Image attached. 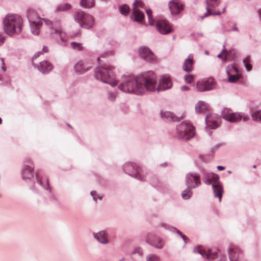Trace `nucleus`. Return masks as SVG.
Returning a JSON list of instances; mask_svg holds the SVG:
<instances>
[{
    "label": "nucleus",
    "instance_id": "nucleus-1",
    "mask_svg": "<svg viewBox=\"0 0 261 261\" xmlns=\"http://www.w3.org/2000/svg\"><path fill=\"white\" fill-rule=\"evenodd\" d=\"M172 81L168 74L160 76L159 85L156 86V76L152 71L141 73L136 77L132 76H124L119 86V89L124 93L143 95L146 91H165L171 88Z\"/></svg>",
    "mask_w": 261,
    "mask_h": 261
},
{
    "label": "nucleus",
    "instance_id": "nucleus-2",
    "mask_svg": "<svg viewBox=\"0 0 261 261\" xmlns=\"http://www.w3.org/2000/svg\"><path fill=\"white\" fill-rule=\"evenodd\" d=\"M23 20L17 15L8 14L4 18V30L10 36L18 34L21 32Z\"/></svg>",
    "mask_w": 261,
    "mask_h": 261
},
{
    "label": "nucleus",
    "instance_id": "nucleus-3",
    "mask_svg": "<svg viewBox=\"0 0 261 261\" xmlns=\"http://www.w3.org/2000/svg\"><path fill=\"white\" fill-rule=\"evenodd\" d=\"M42 20L45 24L49 27L50 35L60 42L63 46L66 45L67 41V36L66 33L61 29V21L56 19L51 21L48 18H43Z\"/></svg>",
    "mask_w": 261,
    "mask_h": 261
},
{
    "label": "nucleus",
    "instance_id": "nucleus-4",
    "mask_svg": "<svg viewBox=\"0 0 261 261\" xmlns=\"http://www.w3.org/2000/svg\"><path fill=\"white\" fill-rule=\"evenodd\" d=\"M95 77L102 83L115 87L117 84L114 72L107 67H98L95 69Z\"/></svg>",
    "mask_w": 261,
    "mask_h": 261
},
{
    "label": "nucleus",
    "instance_id": "nucleus-5",
    "mask_svg": "<svg viewBox=\"0 0 261 261\" xmlns=\"http://www.w3.org/2000/svg\"><path fill=\"white\" fill-rule=\"evenodd\" d=\"M74 19L82 28L84 29H91L94 24L93 17L81 10L77 11L74 13Z\"/></svg>",
    "mask_w": 261,
    "mask_h": 261
},
{
    "label": "nucleus",
    "instance_id": "nucleus-6",
    "mask_svg": "<svg viewBox=\"0 0 261 261\" xmlns=\"http://www.w3.org/2000/svg\"><path fill=\"white\" fill-rule=\"evenodd\" d=\"M177 137L183 140H188L193 137L195 134L194 127L189 123L183 121L177 125Z\"/></svg>",
    "mask_w": 261,
    "mask_h": 261
},
{
    "label": "nucleus",
    "instance_id": "nucleus-7",
    "mask_svg": "<svg viewBox=\"0 0 261 261\" xmlns=\"http://www.w3.org/2000/svg\"><path fill=\"white\" fill-rule=\"evenodd\" d=\"M123 170L126 173L140 181L146 180V179H144V177L142 176L141 168L135 163L128 162L125 164L123 166Z\"/></svg>",
    "mask_w": 261,
    "mask_h": 261
},
{
    "label": "nucleus",
    "instance_id": "nucleus-8",
    "mask_svg": "<svg viewBox=\"0 0 261 261\" xmlns=\"http://www.w3.org/2000/svg\"><path fill=\"white\" fill-rule=\"evenodd\" d=\"M221 0H206V12L201 17L202 19L210 15H220L221 12L220 11H215L216 8L219 6Z\"/></svg>",
    "mask_w": 261,
    "mask_h": 261
},
{
    "label": "nucleus",
    "instance_id": "nucleus-9",
    "mask_svg": "<svg viewBox=\"0 0 261 261\" xmlns=\"http://www.w3.org/2000/svg\"><path fill=\"white\" fill-rule=\"evenodd\" d=\"M34 166L29 159H26L22 168L21 174L22 178L25 180L32 178L34 175Z\"/></svg>",
    "mask_w": 261,
    "mask_h": 261
},
{
    "label": "nucleus",
    "instance_id": "nucleus-10",
    "mask_svg": "<svg viewBox=\"0 0 261 261\" xmlns=\"http://www.w3.org/2000/svg\"><path fill=\"white\" fill-rule=\"evenodd\" d=\"M27 17L30 23L32 33L35 35H38L40 33V28L42 23L41 21L38 20L36 21L35 18H38L39 17L32 12H28Z\"/></svg>",
    "mask_w": 261,
    "mask_h": 261
},
{
    "label": "nucleus",
    "instance_id": "nucleus-11",
    "mask_svg": "<svg viewBox=\"0 0 261 261\" xmlns=\"http://www.w3.org/2000/svg\"><path fill=\"white\" fill-rule=\"evenodd\" d=\"M185 183L187 187L195 189L201 185L200 178L199 174L196 173H189L186 175Z\"/></svg>",
    "mask_w": 261,
    "mask_h": 261
},
{
    "label": "nucleus",
    "instance_id": "nucleus-12",
    "mask_svg": "<svg viewBox=\"0 0 261 261\" xmlns=\"http://www.w3.org/2000/svg\"><path fill=\"white\" fill-rule=\"evenodd\" d=\"M215 86V82L214 79L209 77L203 79L198 81L196 87L198 91L203 92L213 89Z\"/></svg>",
    "mask_w": 261,
    "mask_h": 261
},
{
    "label": "nucleus",
    "instance_id": "nucleus-13",
    "mask_svg": "<svg viewBox=\"0 0 261 261\" xmlns=\"http://www.w3.org/2000/svg\"><path fill=\"white\" fill-rule=\"evenodd\" d=\"M156 27L158 31L163 35H166L173 31V25L168 21L159 19L157 21Z\"/></svg>",
    "mask_w": 261,
    "mask_h": 261
},
{
    "label": "nucleus",
    "instance_id": "nucleus-14",
    "mask_svg": "<svg viewBox=\"0 0 261 261\" xmlns=\"http://www.w3.org/2000/svg\"><path fill=\"white\" fill-rule=\"evenodd\" d=\"M226 73L228 75V81L230 83L237 82L241 76L240 71L233 64L227 66Z\"/></svg>",
    "mask_w": 261,
    "mask_h": 261
},
{
    "label": "nucleus",
    "instance_id": "nucleus-15",
    "mask_svg": "<svg viewBox=\"0 0 261 261\" xmlns=\"http://www.w3.org/2000/svg\"><path fill=\"white\" fill-rule=\"evenodd\" d=\"M146 242L149 245L158 249H162L164 243L162 239L156 237L153 233L150 232L147 234Z\"/></svg>",
    "mask_w": 261,
    "mask_h": 261
},
{
    "label": "nucleus",
    "instance_id": "nucleus-16",
    "mask_svg": "<svg viewBox=\"0 0 261 261\" xmlns=\"http://www.w3.org/2000/svg\"><path fill=\"white\" fill-rule=\"evenodd\" d=\"M142 5L143 3L140 0H135L134 2L133 5V11L130 15V18L133 20L140 22L143 19L144 17V13L137 9L138 6H142Z\"/></svg>",
    "mask_w": 261,
    "mask_h": 261
},
{
    "label": "nucleus",
    "instance_id": "nucleus-17",
    "mask_svg": "<svg viewBox=\"0 0 261 261\" xmlns=\"http://www.w3.org/2000/svg\"><path fill=\"white\" fill-rule=\"evenodd\" d=\"M205 122L207 128L210 129H216L219 126L221 123V118L217 114H209L205 117Z\"/></svg>",
    "mask_w": 261,
    "mask_h": 261
},
{
    "label": "nucleus",
    "instance_id": "nucleus-18",
    "mask_svg": "<svg viewBox=\"0 0 261 261\" xmlns=\"http://www.w3.org/2000/svg\"><path fill=\"white\" fill-rule=\"evenodd\" d=\"M222 117L230 122H237L241 120V114L232 113L231 110L224 109L222 111Z\"/></svg>",
    "mask_w": 261,
    "mask_h": 261
},
{
    "label": "nucleus",
    "instance_id": "nucleus-19",
    "mask_svg": "<svg viewBox=\"0 0 261 261\" xmlns=\"http://www.w3.org/2000/svg\"><path fill=\"white\" fill-rule=\"evenodd\" d=\"M140 56L147 62H151L154 60V56L151 50L147 46H143L139 49Z\"/></svg>",
    "mask_w": 261,
    "mask_h": 261
},
{
    "label": "nucleus",
    "instance_id": "nucleus-20",
    "mask_svg": "<svg viewBox=\"0 0 261 261\" xmlns=\"http://www.w3.org/2000/svg\"><path fill=\"white\" fill-rule=\"evenodd\" d=\"M193 252L195 253L200 254L202 257H206L210 260H213L218 256L217 252L212 253L211 249H208V251L201 249L199 246L195 247L193 250Z\"/></svg>",
    "mask_w": 261,
    "mask_h": 261
},
{
    "label": "nucleus",
    "instance_id": "nucleus-21",
    "mask_svg": "<svg viewBox=\"0 0 261 261\" xmlns=\"http://www.w3.org/2000/svg\"><path fill=\"white\" fill-rule=\"evenodd\" d=\"M93 236L96 241L101 244L106 245L110 243L109 234L105 230L93 233Z\"/></svg>",
    "mask_w": 261,
    "mask_h": 261
},
{
    "label": "nucleus",
    "instance_id": "nucleus-22",
    "mask_svg": "<svg viewBox=\"0 0 261 261\" xmlns=\"http://www.w3.org/2000/svg\"><path fill=\"white\" fill-rule=\"evenodd\" d=\"M169 8L171 11V13L177 14L184 9V5L181 2L177 0H173L168 3Z\"/></svg>",
    "mask_w": 261,
    "mask_h": 261
},
{
    "label": "nucleus",
    "instance_id": "nucleus-23",
    "mask_svg": "<svg viewBox=\"0 0 261 261\" xmlns=\"http://www.w3.org/2000/svg\"><path fill=\"white\" fill-rule=\"evenodd\" d=\"M33 65L34 67H37L38 69L43 74L48 73L53 68V65L46 60L41 62L39 65H36L33 62Z\"/></svg>",
    "mask_w": 261,
    "mask_h": 261
},
{
    "label": "nucleus",
    "instance_id": "nucleus-24",
    "mask_svg": "<svg viewBox=\"0 0 261 261\" xmlns=\"http://www.w3.org/2000/svg\"><path fill=\"white\" fill-rule=\"evenodd\" d=\"M242 250L237 247H231L228 248V254L230 261H239Z\"/></svg>",
    "mask_w": 261,
    "mask_h": 261
},
{
    "label": "nucleus",
    "instance_id": "nucleus-25",
    "mask_svg": "<svg viewBox=\"0 0 261 261\" xmlns=\"http://www.w3.org/2000/svg\"><path fill=\"white\" fill-rule=\"evenodd\" d=\"M219 176L213 173H204L203 176V181L207 185H210L213 182L214 183L218 181Z\"/></svg>",
    "mask_w": 261,
    "mask_h": 261
},
{
    "label": "nucleus",
    "instance_id": "nucleus-26",
    "mask_svg": "<svg viewBox=\"0 0 261 261\" xmlns=\"http://www.w3.org/2000/svg\"><path fill=\"white\" fill-rule=\"evenodd\" d=\"M193 55L190 54L188 58L185 60L182 65V69L187 72H190L193 70Z\"/></svg>",
    "mask_w": 261,
    "mask_h": 261
},
{
    "label": "nucleus",
    "instance_id": "nucleus-27",
    "mask_svg": "<svg viewBox=\"0 0 261 261\" xmlns=\"http://www.w3.org/2000/svg\"><path fill=\"white\" fill-rule=\"evenodd\" d=\"M212 188L215 197H218L219 199V202H220L223 192L221 184L217 182L213 183L212 184Z\"/></svg>",
    "mask_w": 261,
    "mask_h": 261
},
{
    "label": "nucleus",
    "instance_id": "nucleus-28",
    "mask_svg": "<svg viewBox=\"0 0 261 261\" xmlns=\"http://www.w3.org/2000/svg\"><path fill=\"white\" fill-rule=\"evenodd\" d=\"M75 72L78 74H83L89 70L82 61H78L74 66Z\"/></svg>",
    "mask_w": 261,
    "mask_h": 261
},
{
    "label": "nucleus",
    "instance_id": "nucleus-29",
    "mask_svg": "<svg viewBox=\"0 0 261 261\" xmlns=\"http://www.w3.org/2000/svg\"><path fill=\"white\" fill-rule=\"evenodd\" d=\"M161 226L165 228L166 229H168L171 231L176 232L183 240L185 243H186V237L185 235H184L179 230L177 229L176 228L170 226L169 225L166 223H162Z\"/></svg>",
    "mask_w": 261,
    "mask_h": 261
},
{
    "label": "nucleus",
    "instance_id": "nucleus-30",
    "mask_svg": "<svg viewBox=\"0 0 261 261\" xmlns=\"http://www.w3.org/2000/svg\"><path fill=\"white\" fill-rule=\"evenodd\" d=\"M208 109V105L202 101H199L195 105V111L197 113H204Z\"/></svg>",
    "mask_w": 261,
    "mask_h": 261
},
{
    "label": "nucleus",
    "instance_id": "nucleus-31",
    "mask_svg": "<svg viewBox=\"0 0 261 261\" xmlns=\"http://www.w3.org/2000/svg\"><path fill=\"white\" fill-rule=\"evenodd\" d=\"M161 117L166 120L173 121L179 120V119L173 113L170 112H161Z\"/></svg>",
    "mask_w": 261,
    "mask_h": 261
},
{
    "label": "nucleus",
    "instance_id": "nucleus-32",
    "mask_svg": "<svg viewBox=\"0 0 261 261\" xmlns=\"http://www.w3.org/2000/svg\"><path fill=\"white\" fill-rule=\"evenodd\" d=\"M36 178L37 180V182L45 190H49V191L50 192L51 190L49 187V183H48V180L46 179L45 181L43 180V179L39 178V175L38 174H36Z\"/></svg>",
    "mask_w": 261,
    "mask_h": 261
},
{
    "label": "nucleus",
    "instance_id": "nucleus-33",
    "mask_svg": "<svg viewBox=\"0 0 261 261\" xmlns=\"http://www.w3.org/2000/svg\"><path fill=\"white\" fill-rule=\"evenodd\" d=\"M94 0H81L80 5L84 8H91L93 7Z\"/></svg>",
    "mask_w": 261,
    "mask_h": 261
},
{
    "label": "nucleus",
    "instance_id": "nucleus-34",
    "mask_svg": "<svg viewBox=\"0 0 261 261\" xmlns=\"http://www.w3.org/2000/svg\"><path fill=\"white\" fill-rule=\"evenodd\" d=\"M71 6L68 3L61 4L59 5L56 8V11H66L70 10Z\"/></svg>",
    "mask_w": 261,
    "mask_h": 261
},
{
    "label": "nucleus",
    "instance_id": "nucleus-35",
    "mask_svg": "<svg viewBox=\"0 0 261 261\" xmlns=\"http://www.w3.org/2000/svg\"><path fill=\"white\" fill-rule=\"evenodd\" d=\"M250 57L248 56L246 57L243 60V63L244 64L245 67L246 69L248 71H251L252 68L251 64H250Z\"/></svg>",
    "mask_w": 261,
    "mask_h": 261
},
{
    "label": "nucleus",
    "instance_id": "nucleus-36",
    "mask_svg": "<svg viewBox=\"0 0 261 261\" xmlns=\"http://www.w3.org/2000/svg\"><path fill=\"white\" fill-rule=\"evenodd\" d=\"M121 14L126 15L130 11V8L126 4H123L119 7Z\"/></svg>",
    "mask_w": 261,
    "mask_h": 261
},
{
    "label": "nucleus",
    "instance_id": "nucleus-37",
    "mask_svg": "<svg viewBox=\"0 0 261 261\" xmlns=\"http://www.w3.org/2000/svg\"><path fill=\"white\" fill-rule=\"evenodd\" d=\"M252 118L254 121L261 122V110L254 112L252 115Z\"/></svg>",
    "mask_w": 261,
    "mask_h": 261
},
{
    "label": "nucleus",
    "instance_id": "nucleus-38",
    "mask_svg": "<svg viewBox=\"0 0 261 261\" xmlns=\"http://www.w3.org/2000/svg\"><path fill=\"white\" fill-rule=\"evenodd\" d=\"M146 13L147 15L148 18V21L150 25H154V21L152 15V10L151 9H148L146 10Z\"/></svg>",
    "mask_w": 261,
    "mask_h": 261
},
{
    "label": "nucleus",
    "instance_id": "nucleus-39",
    "mask_svg": "<svg viewBox=\"0 0 261 261\" xmlns=\"http://www.w3.org/2000/svg\"><path fill=\"white\" fill-rule=\"evenodd\" d=\"M70 45L74 49H76L79 51H81L84 49V47L82 46V43H77L75 42H72L70 43Z\"/></svg>",
    "mask_w": 261,
    "mask_h": 261
},
{
    "label": "nucleus",
    "instance_id": "nucleus-40",
    "mask_svg": "<svg viewBox=\"0 0 261 261\" xmlns=\"http://www.w3.org/2000/svg\"><path fill=\"white\" fill-rule=\"evenodd\" d=\"M192 194V192L189 189H186L181 193L182 198L184 199H189Z\"/></svg>",
    "mask_w": 261,
    "mask_h": 261
},
{
    "label": "nucleus",
    "instance_id": "nucleus-41",
    "mask_svg": "<svg viewBox=\"0 0 261 261\" xmlns=\"http://www.w3.org/2000/svg\"><path fill=\"white\" fill-rule=\"evenodd\" d=\"M132 254H137L141 256L143 255V250L141 247H136L133 249L132 251Z\"/></svg>",
    "mask_w": 261,
    "mask_h": 261
},
{
    "label": "nucleus",
    "instance_id": "nucleus-42",
    "mask_svg": "<svg viewBox=\"0 0 261 261\" xmlns=\"http://www.w3.org/2000/svg\"><path fill=\"white\" fill-rule=\"evenodd\" d=\"M223 47H225V45H223ZM228 51L226 49H225V48H223V49L222 50L221 53L219 54L217 57L219 58H221L222 59L223 61H226V54H228Z\"/></svg>",
    "mask_w": 261,
    "mask_h": 261
},
{
    "label": "nucleus",
    "instance_id": "nucleus-43",
    "mask_svg": "<svg viewBox=\"0 0 261 261\" xmlns=\"http://www.w3.org/2000/svg\"><path fill=\"white\" fill-rule=\"evenodd\" d=\"M146 261H159V258L155 255L151 254L147 256Z\"/></svg>",
    "mask_w": 261,
    "mask_h": 261
},
{
    "label": "nucleus",
    "instance_id": "nucleus-44",
    "mask_svg": "<svg viewBox=\"0 0 261 261\" xmlns=\"http://www.w3.org/2000/svg\"><path fill=\"white\" fill-rule=\"evenodd\" d=\"M193 75L192 74H186L184 76L185 82L188 84H191L193 81Z\"/></svg>",
    "mask_w": 261,
    "mask_h": 261
},
{
    "label": "nucleus",
    "instance_id": "nucleus-45",
    "mask_svg": "<svg viewBox=\"0 0 261 261\" xmlns=\"http://www.w3.org/2000/svg\"><path fill=\"white\" fill-rule=\"evenodd\" d=\"M116 97V94L115 93L109 92L108 93V98L111 101H114Z\"/></svg>",
    "mask_w": 261,
    "mask_h": 261
},
{
    "label": "nucleus",
    "instance_id": "nucleus-46",
    "mask_svg": "<svg viewBox=\"0 0 261 261\" xmlns=\"http://www.w3.org/2000/svg\"><path fill=\"white\" fill-rule=\"evenodd\" d=\"M6 40V36L2 33H0V46H2Z\"/></svg>",
    "mask_w": 261,
    "mask_h": 261
},
{
    "label": "nucleus",
    "instance_id": "nucleus-47",
    "mask_svg": "<svg viewBox=\"0 0 261 261\" xmlns=\"http://www.w3.org/2000/svg\"><path fill=\"white\" fill-rule=\"evenodd\" d=\"M91 195L93 197V200L95 202H97V194H96V191H91Z\"/></svg>",
    "mask_w": 261,
    "mask_h": 261
},
{
    "label": "nucleus",
    "instance_id": "nucleus-48",
    "mask_svg": "<svg viewBox=\"0 0 261 261\" xmlns=\"http://www.w3.org/2000/svg\"><path fill=\"white\" fill-rule=\"evenodd\" d=\"M1 60L2 61V69L4 71H6V66L5 65L4 59L2 58H1Z\"/></svg>",
    "mask_w": 261,
    "mask_h": 261
},
{
    "label": "nucleus",
    "instance_id": "nucleus-49",
    "mask_svg": "<svg viewBox=\"0 0 261 261\" xmlns=\"http://www.w3.org/2000/svg\"><path fill=\"white\" fill-rule=\"evenodd\" d=\"M41 54H42V52L41 51H39L37 52L34 55V56L33 57V59H32L33 61L34 60V59H36V58H38L40 56V55Z\"/></svg>",
    "mask_w": 261,
    "mask_h": 261
},
{
    "label": "nucleus",
    "instance_id": "nucleus-50",
    "mask_svg": "<svg viewBox=\"0 0 261 261\" xmlns=\"http://www.w3.org/2000/svg\"><path fill=\"white\" fill-rule=\"evenodd\" d=\"M243 118L244 121L248 120L249 117L248 115L241 114V119Z\"/></svg>",
    "mask_w": 261,
    "mask_h": 261
},
{
    "label": "nucleus",
    "instance_id": "nucleus-51",
    "mask_svg": "<svg viewBox=\"0 0 261 261\" xmlns=\"http://www.w3.org/2000/svg\"><path fill=\"white\" fill-rule=\"evenodd\" d=\"M181 91H188L190 90V88L187 86H182L180 87Z\"/></svg>",
    "mask_w": 261,
    "mask_h": 261
},
{
    "label": "nucleus",
    "instance_id": "nucleus-52",
    "mask_svg": "<svg viewBox=\"0 0 261 261\" xmlns=\"http://www.w3.org/2000/svg\"><path fill=\"white\" fill-rule=\"evenodd\" d=\"M42 53H47L48 51V48L47 46H44L42 50L41 51Z\"/></svg>",
    "mask_w": 261,
    "mask_h": 261
},
{
    "label": "nucleus",
    "instance_id": "nucleus-53",
    "mask_svg": "<svg viewBox=\"0 0 261 261\" xmlns=\"http://www.w3.org/2000/svg\"><path fill=\"white\" fill-rule=\"evenodd\" d=\"M224 168H225V167L223 166H217V169H218V170H220V171L224 170Z\"/></svg>",
    "mask_w": 261,
    "mask_h": 261
},
{
    "label": "nucleus",
    "instance_id": "nucleus-54",
    "mask_svg": "<svg viewBox=\"0 0 261 261\" xmlns=\"http://www.w3.org/2000/svg\"><path fill=\"white\" fill-rule=\"evenodd\" d=\"M232 31H238V29L237 27H236V26L233 27L232 29Z\"/></svg>",
    "mask_w": 261,
    "mask_h": 261
},
{
    "label": "nucleus",
    "instance_id": "nucleus-55",
    "mask_svg": "<svg viewBox=\"0 0 261 261\" xmlns=\"http://www.w3.org/2000/svg\"><path fill=\"white\" fill-rule=\"evenodd\" d=\"M258 15L259 17L261 18V9L258 10Z\"/></svg>",
    "mask_w": 261,
    "mask_h": 261
},
{
    "label": "nucleus",
    "instance_id": "nucleus-56",
    "mask_svg": "<svg viewBox=\"0 0 261 261\" xmlns=\"http://www.w3.org/2000/svg\"><path fill=\"white\" fill-rule=\"evenodd\" d=\"M97 198H98L99 200H101V199H102V197L101 196H100V195H99V196H98L97 197Z\"/></svg>",
    "mask_w": 261,
    "mask_h": 261
},
{
    "label": "nucleus",
    "instance_id": "nucleus-57",
    "mask_svg": "<svg viewBox=\"0 0 261 261\" xmlns=\"http://www.w3.org/2000/svg\"><path fill=\"white\" fill-rule=\"evenodd\" d=\"M225 9H226V7H224L223 9V11H222V13H224L225 11Z\"/></svg>",
    "mask_w": 261,
    "mask_h": 261
},
{
    "label": "nucleus",
    "instance_id": "nucleus-58",
    "mask_svg": "<svg viewBox=\"0 0 261 261\" xmlns=\"http://www.w3.org/2000/svg\"><path fill=\"white\" fill-rule=\"evenodd\" d=\"M2 120L1 119V118L0 117V124H2Z\"/></svg>",
    "mask_w": 261,
    "mask_h": 261
},
{
    "label": "nucleus",
    "instance_id": "nucleus-59",
    "mask_svg": "<svg viewBox=\"0 0 261 261\" xmlns=\"http://www.w3.org/2000/svg\"><path fill=\"white\" fill-rule=\"evenodd\" d=\"M124 258H122L119 261H124Z\"/></svg>",
    "mask_w": 261,
    "mask_h": 261
},
{
    "label": "nucleus",
    "instance_id": "nucleus-60",
    "mask_svg": "<svg viewBox=\"0 0 261 261\" xmlns=\"http://www.w3.org/2000/svg\"><path fill=\"white\" fill-rule=\"evenodd\" d=\"M97 60H98V62H99L100 58H98L97 59Z\"/></svg>",
    "mask_w": 261,
    "mask_h": 261
},
{
    "label": "nucleus",
    "instance_id": "nucleus-61",
    "mask_svg": "<svg viewBox=\"0 0 261 261\" xmlns=\"http://www.w3.org/2000/svg\"><path fill=\"white\" fill-rule=\"evenodd\" d=\"M256 165H254V166H253V168H256Z\"/></svg>",
    "mask_w": 261,
    "mask_h": 261
},
{
    "label": "nucleus",
    "instance_id": "nucleus-62",
    "mask_svg": "<svg viewBox=\"0 0 261 261\" xmlns=\"http://www.w3.org/2000/svg\"><path fill=\"white\" fill-rule=\"evenodd\" d=\"M205 53H206V54H208V51H205Z\"/></svg>",
    "mask_w": 261,
    "mask_h": 261
},
{
    "label": "nucleus",
    "instance_id": "nucleus-63",
    "mask_svg": "<svg viewBox=\"0 0 261 261\" xmlns=\"http://www.w3.org/2000/svg\"><path fill=\"white\" fill-rule=\"evenodd\" d=\"M108 54H106V56H108Z\"/></svg>",
    "mask_w": 261,
    "mask_h": 261
}]
</instances>
